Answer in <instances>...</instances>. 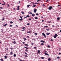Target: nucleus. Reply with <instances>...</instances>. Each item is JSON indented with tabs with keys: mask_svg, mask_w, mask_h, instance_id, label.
Wrapping results in <instances>:
<instances>
[{
	"mask_svg": "<svg viewBox=\"0 0 61 61\" xmlns=\"http://www.w3.org/2000/svg\"><path fill=\"white\" fill-rule=\"evenodd\" d=\"M57 36H58V35H57V34H55V35L54 36H53V37L54 38H56Z\"/></svg>",
	"mask_w": 61,
	"mask_h": 61,
	"instance_id": "f257e3e1",
	"label": "nucleus"
},
{
	"mask_svg": "<svg viewBox=\"0 0 61 61\" xmlns=\"http://www.w3.org/2000/svg\"><path fill=\"white\" fill-rule=\"evenodd\" d=\"M52 8H53V7L51 6H50L49 7L48 9L50 10H51L52 9Z\"/></svg>",
	"mask_w": 61,
	"mask_h": 61,
	"instance_id": "f03ea898",
	"label": "nucleus"
},
{
	"mask_svg": "<svg viewBox=\"0 0 61 61\" xmlns=\"http://www.w3.org/2000/svg\"><path fill=\"white\" fill-rule=\"evenodd\" d=\"M42 35H43V36H44V37H45V38H46V34H45V33H42Z\"/></svg>",
	"mask_w": 61,
	"mask_h": 61,
	"instance_id": "7ed1b4c3",
	"label": "nucleus"
},
{
	"mask_svg": "<svg viewBox=\"0 0 61 61\" xmlns=\"http://www.w3.org/2000/svg\"><path fill=\"white\" fill-rule=\"evenodd\" d=\"M34 13H36V11H37V9H34Z\"/></svg>",
	"mask_w": 61,
	"mask_h": 61,
	"instance_id": "20e7f679",
	"label": "nucleus"
},
{
	"mask_svg": "<svg viewBox=\"0 0 61 61\" xmlns=\"http://www.w3.org/2000/svg\"><path fill=\"white\" fill-rule=\"evenodd\" d=\"M40 42H41V43H45V41L43 40H41L40 41Z\"/></svg>",
	"mask_w": 61,
	"mask_h": 61,
	"instance_id": "39448f33",
	"label": "nucleus"
},
{
	"mask_svg": "<svg viewBox=\"0 0 61 61\" xmlns=\"http://www.w3.org/2000/svg\"><path fill=\"white\" fill-rule=\"evenodd\" d=\"M45 55H47V56H49V55L48 54H47L46 53H45Z\"/></svg>",
	"mask_w": 61,
	"mask_h": 61,
	"instance_id": "423d86ee",
	"label": "nucleus"
},
{
	"mask_svg": "<svg viewBox=\"0 0 61 61\" xmlns=\"http://www.w3.org/2000/svg\"><path fill=\"white\" fill-rule=\"evenodd\" d=\"M49 34H50V33H46V35L47 36H48L49 35Z\"/></svg>",
	"mask_w": 61,
	"mask_h": 61,
	"instance_id": "0eeeda50",
	"label": "nucleus"
},
{
	"mask_svg": "<svg viewBox=\"0 0 61 61\" xmlns=\"http://www.w3.org/2000/svg\"><path fill=\"white\" fill-rule=\"evenodd\" d=\"M0 60L1 61H4V60L2 58H1L0 59Z\"/></svg>",
	"mask_w": 61,
	"mask_h": 61,
	"instance_id": "6e6552de",
	"label": "nucleus"
},
{
	"mask_svg": "<svg viewBox=\"0 0 61 61\" xmlns=\"http://www.w3.org/2000/svg\"><path fill=\"white\" fill-rule=\"evenodd\" d=\"M35 15L34 14H32V16H35Z\"/></svg>",
	"mask_w": 61,
	"mask_h": 61,
	"instance_id": "1a4fd4ad",
	"label": "nucleus"
},
{
	"mask_svg": "<svg viewBox=\"0 0 61 61\" xmlns=\"http://www.w3.org/2000/svg\"><path fill=\"white\" fill-rule=\"evenodd\" d=\"M4 57L5 59H7V56H4Z\"/></svg>",
	"mask_w": 61,
	"mask_h": 61,
	"instance_id": "9d476101",
	"label": "nucleus"
},
{
	"mask_svg": "<svg viewBox=\"0 0 61 61\" xmlns=\"http://www.w3.org/2000/svg\"><path fill=\"white\" fill-rule=\"evenodd\" d=\"M38 54H40V51L39 50H38Z\"/></svg>",
	"mask_w": 61,
	"mask_h": 61,
	"instance_id": "9b49d317",
	"label": "nucleus"
},
{
	"mask_svg": "<svg viewBox=\"0 0 61 61\" xmlns=\"http://www.w3.org/2000/svg\"><path fill=\"white\" fill-rule=\"evenodd\" d=\"M30 6V5H28L27 6V7H29V6Z\"/></svg>",
	"mask_w": 61,
	"mask_h": 61,
	"instance_id": "f8f14e48",
	"label": "nucleus"
},
{
	"mask_svg": "<svg viewBox=\"0 0 61 61\" xmlns=\"http://www.w3.org/2000/svg\"><path fill=\"white\" fill-rule=\"evenodd\" d=\"M13 43H14V44H16V42L15 41H14L13 42Z\"/></svg>",
	"mask_w": 61,
	"mask_h": 61,
	"instance_id": "ddd939ff",
	"label": "nucleus"
},
{
	"mask_svg": "<svg viewBox=\"0 0 61 61\" xmlns=\"http://www.w3.org/2000/svg\"><path fill=\"white\" fill-rule=\"evenodd\" d=\"M20 21H22L23 20V19H20L19 20Z\"/></svg>",
	"mask_w": 61,
	"mask_h": 61,
	"instance_id": "4468645a",
	"label": "nucleus"
},
{
	"mask_svg": "<svg viewBox=\"0 0 61 61\" xmlns=\"http://www.w3.org/2000/svg\"><path fill=\"white\" fill-rule=\"evenodd\" d=\"M7 25V24H6L5 25H4V26H6V25Z\"/></svg>",
	"mask_w": 61,
	"mask_h": 61,
	"instance_id": "2eb2a0df",
	"label": "nucleus"
},
{
	"mask_svg": "<svg viewBox=\"0 0 61 61\" xmlns=\"http://www.w3.org/2000/svg\"><path fill=\"white\" fill-rule=\"evenodd\" d=\"M48 61H50V60H51V59L50 58H48Z\"/></svg>",
	"mask_w": 61,
	"mask_h": 61,
	"instance_id": "dca6fc26",
	"label": "nucleus"
},
{
	"mask_svg": "<svg viewBox=\"0 0 61 61\" xmlns=\"http://www.w3.org/2000/svg\"><path fill=\"white\" fill-rule=\"evenodd\" d=\"M41 45L42 46H44L45 44L43 43H41Z\"/></svg>",
	"mask_w": 61,
	"mask_h": 61,
	"instance_id": "f3484780",
	"label": "nucleus"
},
{
	"mask_svg": "<svg viewBox=\"0 0 61 61\" xmlns=\"http://www.w3.org/2000/svg\"><path fill=\"white\" fill-rule=\"evenodd\" d=\"M10 55H13V52H11L10 53Z\"/></svg>",
	"mask_w": 61,
	"mask_h": 61,
	"instance_id": "a211bd4d",
	"label": "nucleus"
},
{
	"mask_svg": "<svg viewBox=\"0 0 61 61\" xmlns=\"http://www.w3.org/2000/svg\"><path fill=\"white\" fill-rule=\"evenodd\" d=\"M35 19H38V18L37 17H35Z\"/></svg>",
	"mask_w": 61,
	"mask_h": 61,
	"instance_id": "6ab92c4d",
	"label": "nucleus"
},
{
	"mask_svg": "<svg viewBox=\"0 0 61 61\" xmlns=\"http://www.w3.org/2000/svg\"><path fill=\"white\" fill-rule=\"evenodd\" d=\"M46 29L47 31H49V29Z\"/></svg>",
	"mask_w": 61,
	"mask_h": 61,
	"instance_id": "aec40b11",
	"label": "nucleus"
},
{
	"mask_svg": "<svg viewBox=\"0 0 61 61\" xmlns=\"http://www.w3.org/2000/svg\"><path fill=\"white\" fill-rule=\"evenodd\" d=\"M57 20H60V18H59V17H58L57 18Z\"/></svg>",
	"mask_w": 61,
	"mask_h": 61,
	"instance_id": "412c9836",
	"label": "nucleus"
},
{
	"mask_svg": "<svg viewBox=\"0 0 61 61\" xmlns=\"http://www.w3.org/2000/svg\"><path fill=\"white\" fill-rule=\"evenodd\" d=\"M26 17H30V16H29V15H27L26 16Z\"/></svg>",
	"mask_w": 61,
	"mask_h": 61,
	"instance_id": "4be33fe9",
	"label": "nucleus"
},
{
	"mask_svg": "<svg viewBox=\"0 0 61 61\" xmlns=\"http://www.w3.org/2000/svg\"><path fill=\"white\" fill-rule=\"evenodd\" d=\"M13 56L14 57H15L16 56V55L15 54H14Z\"/></svg>",
	"mask_w": 61,
	"mask_h": 61,
	"instance_id": "5701e85b",
	"label": "nucleus"
},
{
	"mask_svg": "<svg viewBox=\"0 0 61 61\" xmlns=\"http://www.w3.org/2000/svg\"><path fill=\"white\" fill-rule=\"evenodd\" d=\"M48 27V26H44V28H45V27Z\"/></svg>",
	"mask_w": 61,
	"mask_h": 61,
	"instance_id": "b1692460",
	"label": "nucleus"
},
{
	"mask_svg": "<svg viewBox=\"0 0 61 61\" xmlns=\"http://www.w3.org/2000/svg\"><path fill=\"white\" fill-rule=\"evenodd\" d=\"M24 47L25 48H26V49H28V48H27V47H25V46H24Z\"/></svg>",
	"mask_w": 61,
	"mask_h": 61,
	"instance_id": "393cba45",
	"label": "nucleus"
},
{
	"mask_svg": "<svg viewBox=\"0 0 61 61\" xmlns=\"http://www.w3.org/2000/svg\"><path fill=\"white\" fill-rule=\"evenodd\" d=\"M31 32V31H29V32L28 31H27V33H30Z\"/></svg>",
	"mask_w": 61,
	"mask_h": 61,
	"instance_id": "a878e982",
	"label": "nucleus"
},
{
	"mask_svg": "<svg viewBox=\"0 0 61 61\" xmlns=\"http://www.w3.org/2000/svg\"><path fill=\"white\" fill-rule=\"evenodd\" d=\"M24 56H25V57H28V56L26 55H24Z\"/></svg>",
	"mask_w": 61,
	"mask_h": 61,
	"instance_id": "bb28decb",
	"label": "nucleus"
},
{
	"mask_svg": "<svg viewBox=\"0 0 61 61\" xmlns=\"http://www.w3.org/2000/svg\"><path fill=\"white\" fill-rule=\"evenodd\" d=\"M47 47H48L49 48H50V46L49 45H48L47 46Z\"/></svg>",
	"mask_w": 61,
	"mask_h": 61,
	"instance_id": "cd10ccee",
	"label": "nucleus"
},
{
	"mask_svg": "<svg viewBox=\"0 0 61 61\" xmlns=\"http://www.w3.org/2000/svg\"><path fill=\"white\" fill-rule=\"evenodd\" d=\"M41 58L42 59H44V57H41Z\"/></svg>",
	"mask_w": 61,
	"mask_h": 61,
	"instance_id": "c85d7f7f",
	"label": "nucleus"
},
{
	"mask_svg": "<svg viewBox=\"0 0 61 61\" xmlns=\"http://www.w3.org/2000/svg\"><path fill=\"white\" fill-rule=\"evenodd\" d=\"M34 49H36V48H37L36 47H34Z\"/></svg>",
	"mask_w": 61,
	"mask_h": 61,
	"instance_id": "c756f323",
	"label": "nucleus"
},
{
	"mask_svg": "<svg viewBox=\"0 0 61 61\" xmlns=\"http://www.w3.org/2000/svg\"><path fill=\"white\" fill-rule=\"evenodd\" d=\"M5 19V17H3L2 20V21H3Z\"/></svg>",
	"mask_w": 61,
	"mask_h": 61,
	"instance_id": "7c9ffc66",
	"label": "nucleus"
},
{
	"mask_svg": "<svg viewBox=\"0 0 61 61\" xmlns=\"http://www.w3.org/2000/svg\"><path fill=\"white\" fill-rule=\"evenodd\" d=\"M57 59H59V58H60V57L59 56H58L57 57Z\"/></svg>",
	"mask_w": 61,
	"mask_h": 61,
	"instance_id": "2f4dec72",
	"label": "nucleus"
},
{
	"mask_svg": "<svg viewBox=\"0 0 61 61\" xmlns=\"http://www.w3.org/2000/svg\"><path fill=\"white\" fill-rule=\"evenodd\" d=\"M29 13L30 14H32V13L31 12H29Z\"/></svg>",
	"mask_w": 61,
	"mask_h": 61,
	"instance_id": "473e14b6",
	"label": "nucleus"
},
{
	"mask_svg": "<svg viewBox=\"0 0 61 61\" xmlns=\"http://www.w3.org/2000/svg\"><path fill=\"white\" fill-rule=\"evenodd\" d=\"M10 23H11L12 24H13V22L12 21H10Z\"/></svg>",
	"mask_w": 61,
	"mask_h": 61,
	"instance_id": "72a5a7b5",
	"label": "nucleus"
},
{
	"mask_svg": "<svg viewBox=\"0 0 61 61\" xmlns=\"http://www.w3.org/2000/svg\"><path fill=\"white\" fill-rule=\"evenodd\" d=\"M49 1V0H46V2H47L48 1Z\"/></svg>",
	"mask_w": 61,
	"mask_h": 61,
	"instance_id": "f704fd0d",
	"label": "nucleus"
},
{
	"mask_svg": "<svg viewBox=\"0 0 61 61\" xmlns=\"http://www.w3.org/2000/svg\"><path fill=\"white\" fill-rule=\"evenodd\" d=\"M35 35H37V33H35Z\"/></svg>",
	"mask_w": 61,
	"mask_h": 61,
	"instance_id": "c9c22d12",
	"label": "nucleus"
},
{
	"mask_svg": "<svg viewBox=\"0 0 61 61\" xmlns=\"http://www.w3.org/2000/svg\"><path fill=\"white\" fill-rule=\"evenodd\" d=\"M33 6L34 7H36V5H34Z\"/></svg>",
	"mask_w": 61,
	"mask_h": 61,
	"instance_id": "e433bc0d",
	"label": "nucleus"
},
{
	"mask_svg": "<svg viewBox=\"0 0 61 61\" xmlns=\"http://www.w3.org/2000/svg\"><path fill=\"white\" fill-rule=\"evenodd\" d=\"M12 26H13V25H10V27H12Z\"/></svg>",
	"mask_w": 61,
	"mask_h": 61,
	"instance_id": "4c0bfd02",
	"label": "nucleus"
},
{
	"mask_svg": "<svg viewBox=\"0 0 61 61\" xmlns=\"http://www.w3.org/2000/svg\"><path fill=\"white\" fill-rule=\"evenodd\" d=\"M20 17L21 18V19H23V18H22V17L21 16H20Z\"/></svg>",
	"mask_w": 61,
	"mask_h": 61,
	"instance_id": "58836bf2",
	"label": "nucleus"
},
{
	"mask_svg": "<svg viewBox=\"0 0 61 61\" xmlns=\"http://www.w3.org/2000/svg\"><path fill=\"white\" fill-rule=\"evenodd\" d=\"M25 46H28V44H25Z\"/></svg>",
	"mask_w": 61,
	"mask_h": 61,
	"instance_id": "ea45409f",
	"label": "nucleus"
},
{
	"mask_svg": "<svg viewBox=\"0 0 61 61\" xmlns=\"http://www.w3.org/2000/svg\"><path fill=\"white\" fill-rule=\"evenodd\" d=\"M21 13H22V14H24V12H23V11H22Z\"/></svg>",
	"mask_w": 61,
	"mask_h": 61,
	"instance_id": "a19ab883",
	"label": "nucleus"
},
{
	"mask_svg": "<svg viewBox=\"0 0 61 61\" xmlns=\"http://www.w3.org/2000/svg\"><path fill=\"white\" fill-rule=\"evenodd\" d=\"M30 25V23H27V25Z\"/></svg>",
	"mask_w": 61,
	"mask_h": 61,
	"instance_id": "79ce46f5",
	"label": "nucleus"
},
{
	"mask_svg": "<svg viewBox=\"0 0 61 61\" xmlns=\"http://www.w3.org/2000/svg\"><path fill=\"white\" fill-rule=\"evenodd\" d=\"M28 51V50L26 49L25 50V51Z\"/></svg>",
	"mask_w": 61,
	"mask_h": 61,
	"instance_id": "37998d69",
	"label": "nucleus"
},
{
	"mask_svg": "<svg viewBox=\"0 0 61 61\" xmlns=\"http://www.w3.org/2000/svg\"><path fill=\"white\" fill-rule=\"evenodd\" d=\"M25 27H24L22 28V29H25Z\"/></svg>",
	"mask_w": 61,
	"mask_h": 61,
	"instance_id": "c03bdc74",
	"label": "nucleus"
},
{
	"mask_svg": "<svg viewBox=\"0 0 61 61\" xmlns=\"http://www.w3.org/2000/svg\"><path fill=\"white\" fill-rule=\"evenodd\" d=\"M24 39L25 40H26V38H24Z\"/></svg>",
	"mask_w": 61,
	"mask_h": 61,
	"instance_id": "a18cd8bd",
	"label": "nucleus"
},
{
	"mask_svg": "<svg viewBox=\"0 0 61 61\" xmlns=\"http://www.w3.org/2000/svg\"><path fill=\"white\" fill-rule=\"evenodd\" d=\"M36 15H38V13H36Z\"/></svg>",
	"mask_w": 61,
	"mask_h": 61,
	"instance_id": "49530a36",
	"label": "nucleus"
},
{
	"mask_svg": "<svg viewBox=\"0 0 61 61\" xmlns=\"http://www.w3.org/2000/svg\"><path fill=\"white\" fill-rule=\"evenodd\" d=\"M51 41H53V39H51Z\"/></svg>",
	"mask_w": 61,
	"mask_h": 61,
	"instance_id": "de8ad7c7",
	"label": "nucleus"
},
{
	"mask_svg": "<svg viewBox=\"0 0 61 61\" xmlns=\"http://www.w3.org/2000/svg\"><path fill=\"white\" fill-rule=\"evenodd\" d=\"M22 43H23V44H25V42H23Z\"/></svg>",
	"mask_w": 61,
	"mask_h": 61,
	"instance_id": "09e8293b",
	"label": "nucleus"
},
{
	"mask_svg": "<svg viewBox=\"0 0 61 61\" xmlns=\"http://www.w3.org/2000/svg\"><path fill=\"white\" fill-rule=\"evenodd\" d=\"M19 60L20 61H23L22 60Z\"/></svg>",
	"mask_w": 61,
	"mask_h": 61,
	"instance_id": "8fccbe9b",
	"label": "nucleus"
},
{
	"mask_svg": "<svg viewBox=\"0 0 61 61\" xmlns=\"http://www.w3.org/2000/svg\"><path fill=\"white\" fill-rule=\"evenodd\" d=\"M19 9H19V8H17V10H19Z\"/></svg>",
	"mask_w": 61,
	"mask_h": 61,
	"instance_id": "3c124183",
	"label": "nucleus"
},
{
	"mask_svg": "<svg viewBox=\"0 0 61 61\" xmlns=\"http://www.w3.org/2000/svg\"><path fill=\"white\" fill-rule=\"evenodd\" d=\"M25 30H21L22 31H25Z\"/></svg>",
	"mask_w": 61,
	"mask_h": 61,
	"instance_id": "603ef678",
	"label": "nucleus"
},
{
	"mask_svg": "<svg viewBox=\"0 0 61 61\" xmlns=\"http://www.w3.org/2000/svg\"><path fill=\"white\" fill-rule=\"evenodd\" d=\"M5 5V3H4V4H2V5Z\"/></svg>",
	"mask_w": 61,
	"mask_h": 61,
	"instance_id": "864d4df0",
	"label": "nucleus"
},
{
	"mask_svg": "<svg viewBox=\"0 0 61 61\" xmlns=\"http://www.w3.org/2000/svg\"><path fill=\"white\" fill-rule=\"evenodd\" d=\"M38 4V3H35V5H36V4L37 5V4Z\"/></svg>",
	"mask_w": 61,
	"mask_h": 61,
	"instance_id": "5fc2aeb1",
	"label": "nucleus"
},
{
	"mask_svg": "<svg viewBox=\"0 0 61 61\" xmlns=\"http://www.w3.org/2000/svg\"><path fill=\"white\" fill-rule=\"evenodd\" d=\"M33 44H34V43H31V45H33Z\"/></svg>",
	"mask_w": 61,
	"mask_h": 61,
	"instance_id": "6e6d98bb",
	"label": "nucleus"
},
{
	"mask_svg": "<svg viewBox=\"0 0 61 61\" xmlns=\"http://www.w3.org/2000/svg\"><path fill=\"white\" fill-rule=\"evenodd\" d=\"M25 54H26V55H27V53L26 52H25Z\"/></svg>",
	"mask_w": 61,
	"mask_h": 61,
	"instance_id": "4d7b16f0",
	"label": "nucleus"
},
{
	"mask_svg": "<svg viewBox=\"0 0 61 61\" xmlns=\"http://www.w3.org/2000/svg\"><path fill=\"white\" fill-rule=\"evenodd\" d=\"M32 5H36V4H35V3H34L32 4Z\"/></svg>",
	"mask_w": 61,
	"mask_h": 61,
	"instance_id": "13d9d810",
	"label": "nucleus"
},
{
	"mask_svg": "<svg viewBox=\"0 0 61 61\" xmlns=\"http://www.w3.org/2000/svg\"><path fill=\"white\" fill-rule=\"evenodd\" d=\"M19 7H20V6H17L18 8H19Z\"/></svg>",
	"mask_w": 61,
	"mask_h": 61,
	"instance_id": "bf43d9fd",
	"label": "nucleus"
},
{
	"mask_svg": "<svg viewBox=\"0 0 61 61\" xmlns=\"http://www.w3.org/2000/svg\"><path fill=\"white\" fill-rule=\"evenodd\" d=\"M24 17L25 18H27V17Z\"/></svg>",
	"mask_w": 61,
	"mask_h": 61,
	"instance_id": "052dcab7",
	"label": "nucleus"
},
{
	"mask_svg": "<svg viewBox=\"0 0 61 61\" xmlns=\"http://www.w3.org/2000/svg\"><path fill=\"white\" fill-rule=\"evenodd\" d=\"M7 5L8 7H9V5L8 4Z\"/></svg>",
	"mask_w": 61,
	"mask_h": 61,
	"instance_id": "680f3d73",
	"label": "nucleus"
},
{
	"mask_svg": "<svg viewBox=\"0 0 61 61\" xmlns=\"http://www.w3.org/2000/svg\"><path fill=\"white\" fill-rule=\"evenodd\" d=\"M13 48H10V49L11 50H12L13 49Z\"/></svg>",
	"mask_w": 61,
	"mask_h": 61,
	"instance_id": "e2e57ef3",
	"label": "nucleus"
},
{
	"mask_svg": "<svg viewBox=\"0 0 61 61\" xmlns=\"http://www.w3.org/2000/svg\"><path fill=\"white\" fill-rule=\"evenodd\" d=\"M59 55H61V53H60V52H59Z\"/></svg>",
	"mask_w": 61,
	"mask_h": 61,
	"instance_id": "0e129e2a",
	"label": "nucleus"
},
{
	"mask_svg": "<svg viewBox=\"0 0 61 61\" xmlns=\"http://www.w3.org/2000/svg\"><path fill=\"white\" fill-rule=\"evenodd\" d=\"M0 8H1V9H3V8L2 7H0Z\"/></svg>",
	"mask_w": 61,
	"mask_h": 61,
	"instance_id": "69168bd1",
	"label": "nucleus"
},
{
	"mask_svg": "<svg viewBox=\"0 0 61 61\" xmlns=\"http://www.w3.org/2000/svg\"><path fill=\"white\" fill-rule=\"evenodd\" d=\"M27 37H28V38H29V36H27Z\"/></svg>",
	"mask_w": 61,
	"mask_h": 61,
	"instance_id": "338daca9",
	"label": "nucleus"
},
{
	"mask_svg": "<svg viewBox=\"0 0 61 61\" xmlns=\"http://www.w3.org/2000/svg\"><path fill=\"white\" fill-rule=\"evenodd\" d=\"M42 22H44V20H42Z\"/></svg>",
	"mask_w": 61,
	"mask_h": 61,
	"instance_id": "774afa93",
	"label": "nucleus"
}]
</instances>
